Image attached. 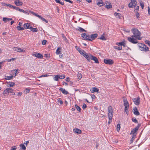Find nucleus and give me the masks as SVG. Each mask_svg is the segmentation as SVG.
<instances>
[{
    "label": "nucleus",
    "mask_w": 150,
    "mask_h": 150,
    "mask_svg": "<svg viewBox=\"0 0 150 150\" xmlns=\"http://www.w3.org/2000/svg\"><path fill=\"white\" fill-rule=\"evenodd\" d=\"M108 117L109 119L108 123L110 124L112 122V120L113 114L112 108V107L111 106H109L108 107Z\"/></svg>",
    "instance_id": "nucleus-1"
},
{
    "label": "nucleus",
    "mask_w": 150,
    "mask_h": 150,
    "mask_svg": "<svg viewBox=\"0 0 150 150\" xmlns=\"http://www.w3.org/2000/svg\"><path fill=\"white\" fill-rule=\"evenodd\" d=\"M141 39V38H138L137 37L133 35H132L131 37L127 38L128 40L130 42L133 44H136L137 43V40H139Z\"/></svg>",
    "instance_id": "nucleus-2"
},
{
    "label": "nucleus",
    "mask_w": 150,
    "mask_h": 150,
    "mask_svg": "<svg viewBox=\"0 0 150 150\" xmlns=\"http://www.w3.org/2000/svg\"><path fill=\"white\" fill-rule=\"evenodd\" d=\"M132 31L134 36L138 38H142L140 36L141 33L136 28H133L132 29Z\"/></svg>",
    "instance_id": "nucleus-3"
},
{
    "label": "nucleus",
    "mask_w": 150,
    "mask_h": 150,
    "mask_svg": "<svg viewBox=\"0 0 150 150\" xmlns=\"http://www.w3.org/2000/svg\"><path fill=\"white\" fill-rule=\"evenodd\" d=\"M124 105L125 106V110L126 113L128 114V109L129 108V105L127 100L126 99H124L123 100Z\"/></svg>",
    "instance_id": "nucleus-4"
},
{
    "label": "nucleus",
    "mask_w": 150,
    "mask_h": 150,
    "mask_svg": "<svg viewBox=\"0 0 150 150\" xmlns=\"http://www.w3.org/2000/svg\"><path fill=\"white\" fill-rule=\"evenodd\" d=\"M138 45L139 49L141 51L146 52L149 50L148 47L144 44H139Z\"/></svg>",
    "instance_id": "nucleus-5"
},
{
    "label": "nucleus",
    "mask_w": 150,
    "mask_h": 150,
    "mask_svg": "<svg viewBox=\"0 0 150 150\" xmlns=\"http://www.w3.org/2000/svg\"><path fill=\"white\" fill-rule=\"evenodd\" d=\"M62 48L61 47H59L57 49V55H58L59 58L61 59H63V55L62 53Z\"/></svg>",
    "instance_id": "nucleus-6"
},
{
    "label": "nucleus",
    "mask_w": 150,
    "mask_h": 150,
    "mask_svg": "<svg viewBox=\"0 0 150 150\" xmlns=\"http://www.w3.org/2000/svg\"><path fill=\"white\" fill-rule=\"evenodd\" d=\"M131 2L129 4V8H133L137 4V2L136 0H130Z\"/></svg>",
    "instance_id": "nucleus-7"
},
{
    "label": "nucleus",
    "mask_w": 150,
    "mask_h": 150,
    "mask_svg": "<svg viewBox=\"0 0 150 150\" xmlns=\"http://www.w3.org/2000/svg\"><path fill=\"white\" fill-rule=\"evenodd\" d=\"M97 35H98L96 34H92L90 36L88 35V38H86V40H88L92 41L96 38L97 37Z\"/></svg>",
    "instance_id": "nucleus-8"
},
{
    "label": "nucleus",
    "mask_w": 150,
    "mask_h": 150,
    "mask_svg": "<svg viewBox=\"0 0 150 150\" xmlns=\"http://www.w3.org/2000/svg\"><path fill=\"white\" fill-rule=\"evenodd\" d=\"M104 62L105 64L109 65L112 64L114 63L113 60L110 59H104Z\"/></svg>",
    "instance_id": "nucleus-9"
},
{
    "label": "nucleus",
    "mask_w": 150,
    "mask_h": 150,
    "mask_svg": "<svg viewBox=\"0 0 150 150\" xmlns=\"http://www.w3.org/2000/svg\"><path fill=\"white\" fill-rule=\"evenodd\" d=\"M13 89L11 88H7L4 90L3 92V94H6L7 93H13Z\"/></svg>",
    "instance_id": "nucleus-10"
},
{
    "label": "nucleus",
    "mask_w": 150,
    "mask_h": 150,
    "mask_svg": "<svg viewBox=\"0 0 150 150\" xmlns=\"http://www.w3.org/2000/svg\"><path fill=\"white\" fill-rule=\"evenodd\" d=\"M140 98L139 97H137L136 98H133L132 99V100L134 103L137 105H138L139 104Z\"/></svg>",
    "instance_id": "nucleus-11"
},
{
    "label": "nucleus",
    "mask_w": 150,
    "mask_h": 150,
    "mask_svg": "<svg viewBox=\"0 0 150 150\" xmlns=\"http://www.w3.org/2000/svg\"><path fill=\"white\" fill-rule=\"evenodd\" d=\"M32 55L35 57L39 58H43V56L40 53L35 52H34L32 54Z\"/></svg>",
    "instance_id": "nucleus-12"
},
{
    "label": "nucleus",
    "mask_w": 150,
    "mask_h": 150,
    "mask_svg": "<svg viewBox=\"0 0 150 150\" xmlns=\"http://www.w3.org/2000/svg\"><path fill=\"white\" fill-rule=\"evenodd\" d=\"M104 5L105 7L107 8H110L112 7V5L111 3L107 1H106L105 2Z\"/></svg>",
    "instance_id": "nucleus-13"
},
{
    "label": "nucleus",
    "mask_w": 150,
    "mask_h": 150,
    "mask_svg": "<svg viewBox=\"0 0 150 150\" xmlns=\"http://www.w3.org/2000/svg\"><path fill=\"white\" fill-rule=\"evenodd\" d=\"M139 128V126H137L135 128L133 129L131 131L130 134H136V132H137V131L138 130Z\"/></svg>",
    "instance_id": "nucleus-14"
},
{
    "label": "nucleus",
    "mask_w": 150,
    "mask_h": 150,
    "mask_svg": "<svg viewBox=\"0 0 150 150\" xmlns=\"http://www.w3.org/2000/svg\"><path fill=\"white\" fill-rule=\"evenodd\" d=\"M14 3L17 6H21L23 5V3L19 0H16L14 1Z\"/></svg>",
    "instance_id": "nucleus-15"
},
{
    "label": "nucleus",
    "mask_w": 150,
    "mask_h": 150,
    "mask_svg": "<svg viewBox=\"0 0 150 150\" xmlns=\"http://www.w3.org/2000/svg\"><path fill=\"white\" fill-rule=\"evenodd\" d=\"M13 50L16 51L18 52H25V50H23L21 49V48L17 47H15L13 48Z\"/></svg>",
    "instance_id": "nucleus-16"
},
{
    "label": "nucleus",
    "mask_w": 150,
    "mask_h": 150,
    "mask_svg": "<svg viewBox=\"0 0 150 150\" xmlns=\"http://www.w3.org/2000/svg\"><path fill=\"white\" fill-rule=\"evenodd\" d=\"M73 130L74 133L76 134H80L81 133V130L77 128L74 129Z\"/></svg>",
    "instance_id": "nucleus-17"
},
{
    "label": "nucleus",
    "mask_w": 150,
    "mask_h": 150,
    "mask_svg": "<svg viewBox=\"0 0 150 150\" xmlns=\"http://www.w3.org/2000/svg\"><path fill=\"white\" fill-rule=\"evenodd\" d=\"M92 93L98 92L99 91V89L96 87H93L90 90Z\"/></svg>",
    "instance_id": "nucleus-18"
},
{
    "label": "nucleus",
    "mask_w": 150,
    "mask_h": 150,
    "mask_svg": "<svg viewBox=\"0 0 150 150\" xmlns=\"http://www.w3.org/2000/svg\"><path fill=\"white\" fill-rule=\"evenodd\" d=\"M91 59L94 61L96 63H99L97 58L96 57L93 56L92 55L91 56Z\"/></svg>",
    "instance_id": "nucleus-19"
},
{
    "label": "nucleus",
    "mask_w": 150,
    "mask_h": 150,
    "mask_svg": "<svg viewBox=\"0 0 150 150\" xmlns=\"http://www.w3.org/2000/svg\"><path fill=\"white\" fill-rule=\"evenodd\" d=\"M59 90L61 91L63 94L67 95L69 93L64 88H60L59 89Z\"/></svg>",
    "instance_id": "nucleus-20"
},
{
    "label": "nucleus",
    "mask_w": 150,
    "mask_h": 150,
    "mask_svg": "<svg viewBox=\"0 0 150 150\" xmlns=\"http://www.w3.org/2000/svg\"><path fill=\"white\" fill-rule=\"evenodd\" d=\"M133 113L134 114L137 115H139V112L138 111L137 108L136 107L134 108H133Z\"/></svg>",
    "instance_id": "nucleus-21"
},
{
    "label": "nucleus",
    "mask_w": 150,
    "mask_h": 150,
    "mask_svg": "<svg viewBox=\"0 0 150 150\" xmlns=\"http://www.w3.org/2000/svg\"><path fill=\"white\" fill-rule=\"evenodd\" d=\"M65 76L64 74H62L61 75H57V81L59 79H63L65 78Z\"/></svg>",
    "instance_id": "nucleus-22"
},
{
    "label": "nucleus",
    "mask_w": 150,
    "mask_h": 150,
    "mask_svg": "<svg viewBox=\"0 0 150 150\" xmlns=\"http://www.w3.org/2000/svg\"><path fill=\"white\" fill-rule=\"evenodd\" d=\"M92 56V55H91L90 54H86V55L84 57L85 58H86V59L88 61H89L90 60V59H91V58Z\"/></svg>",
    "instance_id": "nucleus-23"
},
{
    "label": "nucleus",
    "mask_w": 150,
    "mask_h": 150,
    "mask_svg": "<svg viewBox=\"0 0 150 150\" xmlns=\"http://www.w3.org/2000/svg\"><path fill=\"white\" fill-rule=\"evenodd\" d=\"M114 15L117 18H121L122 17V15L120 13L116 12L115 13Z\"/></svg>",
    "instance_id": "nucleus-24"
},
{
    "label": "nucleus",
    "mask_w": 150,
    "mask_h": 150,
    "mask_svg": "<svg viewBox=\"0 0 150 150\" xmlns=\"http://www.w3.org/2000/svg\"><path fill=\"white\" fill-rule=\"evenodd\" d=\"M15 85V84L14 83L11 82H9V83L8 84L7 86L9 87H11Z\"/></svg>",
    "instance_id": "nucleus-25"
},
{
    "label": "nucleus",
    "mask_w": 150,
    "mask_h": 150,
    "mask_svg": "<svg viewBox=\"0 0 150 150\" xmlns=\"http://www.w3.org/2000/svg\"><path fill=\"white\" fill-rule=\"evenodd\" d=\"M76 29V30H79L81 32H83L84 31L85 32H86V30H85L84 29L80 27H78Z\"/></svg>",
    "instance_id": "nucleus-26"
},
{
    "label": "nucleus",
    "mask_w": 150,
    "mask_h": 150,
    "mask_svg": "<svg viewBox=\"0 0 150 150\" xmlns=\"http://www.w3.org/2000/svg\"><path fill=\"white\" fill-rule=\"evenodd\" d=\"M12 19L11 18H3V21L5 22L10 21Z\"/></svg>",
    "instance_id": "nucleus-27"
},
{
    "label": "nucleus",
    "mask_w": 150,
    "mask_h": 150,
    "mask_svg": "<svg viewBox=\"0 0 150 150\" xmlns=\"http://www.w3.org/2000/svg\"><path fill=\"white\" fill-rule=\"evenodd\" d=\"M30 26V25L28 23H25L24 24L23 26L24 28L25 29H29V26Z\"/></svg>",
    "instance_id": "nucleus-28"
},
{
    "label": "nucleus",
    "mask_w": 150,
    "mask_h": 150,
    "mask_svg": "<svg viewBox=\"0 0 150 150\" xmlns=\"http://www.w3.org/2000/svg\"><path fill=\"white\" fill-rule=\"evenodd\" d=\"M20 146L21 149L23 150H25L26 149V147L23 144H20Z\"/></svg>",
    "instance_id": "nucleus-29"
},
{
    "label": "nucleus",
    "mask_w": 150,
    "mask_h": 150,
    "mask_svg": "<svg viewBox=\"0 0 150 150\" xmlns=\"http://www.w3.org/2000/svg\"><path fill=\"white\" fill-rule=\"evenodd\" d=\"M81 37L86 40V38H88V35L86 33H82L81 34Z\"/></svg>",
    "instance_id": "nucleus-30"
},
{
    "label": "nucleus",
    "mask_w": 150,
    "mask_h": 150,
    "mask_svg": "<svg viewBox=\"0 0 150 150\" xmlns=\"http://www.w3.org/2000/svg\"><path fill=\"white\" fill-rule=\"evenodd\" d=\"M114 49L118 50H121L122 49V46L117 47V46H114L113 47Z\"/></svg>",
    "instance_id": "nucleus-31"
},
{
    "label": "nucleus",
    "mask_w": 150,
    "mask_h": 150,
    "mask_svg": "<svg viewBox=\"0 0 150 150\" xmlns=\"http://www.w3.org/2000/svg\"><path fill=\"white\" fill-rule=\"evenodd\" d=\"M80 53L82 55L83 57H84L85 56L87 53L86 52H85L83 50H82V51H81Z\"/></svg>",
    "instance_id": "nucleus-32"
},
{
    "label": "nucleus",
    "mask_w": 150,
    "mask_h": 150,
    "mask_svg": "<svg viewBox=\"0 0 150 150\" xmlns=\"http://www.w3.org/2000/svg\"><path fill=\"white\" fill-rule=\"evenodd\" d=\"M17 29L18 30H24V28L23 27H22L21 26H17L16 27Z\"/></svg>",
    "instance_id": "nucleus-33"
},
{
    "label": "nucleus",
    "mask_w": 150,
    "mask_h": 150,
    "mask_svg": "<svg viewBox=\"0 0 150 150\" xmlns=\"http://www.w3.org/2000/svg\"><path fill=\"white\" fill-rule=\"evenodd\" d=\"M77 76L78 79H80L82 78V75L81 73H78L77 74Z\"/></svg>",
    "instance_id": "nucleus-34"
},
{
    "label": "nucleus",
    "mask_w": 150,
    "mask_h": 150,
    "mask_svg": "<svg viewBox=\"0 0 150 150\" xmlns=\"http://www.w3.org/2000/svg\"><path fill=\"white\" fill-rule=\"evenodd\" d=\"M120 46H121L122 45L124 47H125L126 46V43L125 41H123L122 42H120Z\"/></svg>",
    "instance_id": "nucleus-35"
},
{
    "label": "nucleus",
    "mask_w": 150,
    "mask_h": 150,
    "mask_svg": "<svg viewBox=\"0 0 150 150\" xmlns=\"http://www.w3.org/2000/svg\"><path fill=\"white\" fill-rule=\"evenodd\" d=\"M17 69H14L11 71V72H12L13 73H15L14 76H15L16 75V74H17Z\"/></svg>",
    "instance_id": "nucleus-36"
},
{
    "label": "nucleus",
    "mask_w": 150,
    "mask_h": 150,
    "mask_svg": "<svg viewBox=\"0 0 150 150\" xmlns=\"http://www.w3.org/2000/svg\"><path fill=\"white\" fill-rule=\"evenodd\" d=\"M75 106L76 108L77 109V110L79 112L81 111V108L79 106L77 105H75Z\"/></svg>",
    "instance_id": "nucleus-37"
},
{
    "label": "nucleus",
    "mask_w": 150,
    "mask_h": 150,
    "mask_svg": "<svg viewBox=\"0 0 150 150\" xmlns=\"http://www.w3.org/2000/svg\"><path fill=\"white\" fill-rule=\"evenodd\" d=\"M135 136H136V134L133 135L132 138L130 140L131 143H132L133 142L134 139L135 137Z\"/></svg>",
    "instance_id": "nucleus-38"
},
{
    "label": "nucleus",
    "mask_w": 150,
    "mask_h": 150,
    "mask_svg": "<svg viewBox=\"0 0 150 150\" xmlns=\"http://www.w3.org/2000/svg\"><path fill=\"white\" fill-rule=\"evenodd\" d=\"M120 128V124H118L117 125V131L118 132Z\"/></svg>",
    "instance_id": "nucleus-39"
},
{
    "label": "nucleus",
    "mask_w": 150,
    "mask_h": 150,
    "mask_svg": "<svg viewBox=\"0 0 150 150\" xmlns=\"http://www.w3.org/2000/svg\"><path fill=\"white\" fill-rule=\"evenodd\" d=\"M99 39L103 40H105L106 39L105 37L103 35H102L99 38Z\"/></svg>",
    "instance_id": "nucleus-40"
},
{
    "label": "nucleus",
    "mask_w": 150,
    "mask_h": 150,
    "mask_svg": "<svg viewBox=\"0 0 150 150\" xmlns=\"http://www.w3.org/2000/svg\"><path fill=\"white\" fill-rule=\"evenodd\" d=\"M97 4L100 6H103V3L102 1L98 2L97 3Z\"/></svg>",
    "instance_id": "nucleus-41"
},
{
    "label": "nucleus",
    "mask_w": 150,
    "mask_h": 150,
    "mask_svg": "<svg viewBox=\"0 0 150 150\" xmlns=\"http://www.w3.org/2000/svg\"><path fill=\"white\" fill-rule=\"evenodd\" d=\"M140 4L141 6L143 9L144 8V3L142 2V1H141L140 2Z\"/></svg>",
    "instance_id": "nucleus-42"
},
{
    "label": "nucleus",
    "mask_w": 150,
    "mask_h": 150,
    "mask_svg": "<svg viewBox=\"0 0 150 150\" xmlns=\"http://www.w3.org/2000/svg\"><path fill=\"white\" fill-rule=\"evenodd\" d=\"M13 76H7L6 79L7 80H10L12 79Z\"/></svg>",
    "instance_id": "nucleus-43"
},
{
    "label": "nucleus",
    "mask_w": 150,
    "mask_h": 150,
    "mask_svg": "<svg viewBox=\"0 0 150 150\" xmlns=\"http://www.w3.org/2000/svg\"><path fill=\"white\" fill-rule=\"evenodd\" d=\"M76 49L79 52V53H80L81 51H82V50H83L81 49L80 48L77 47H76Z\"/></svg>",
    "instance_id": "nucleus-44"
},
{
    "label": "nucleus",
    "mask_w": 150,
    "mask_h": 150,
    "mask_svg": "<svg viewBox=\"0 0 150 150\" xmlns=\"http://www.w3.org/2000/svg\"><path fill=\"white\" fill-rule=\"evenodd\" d=\"M50 76V75H48V74H45V75H42L41 76H40L39 77V78H42V77H47V76Z\"/></svg>",
    "instance_id": "nucleus-45"
},
{
    "label": "nucleus",
    "mask_w": 150,
    "mask_h": 150,
    "mask_svg": "<svg viewBox=\"0 0 150 150\" xmlns=\"http://www.w3.org/2000/svg\"><path fill=\"white\" fill-rule=\"evenodd\" d=\"M31 31L34 32H37L38 31V29L37 28H33V29L31 30Z\"/></svg>",
    "instance_id": "nucleus-46"
},
{
    "label": "nucleus",
    "mask_w": 150,
    "mask_h": 150,
    "mask_svg": "<svg viewBox=\"0 0 150 150\" xmlns=\"http://www.w3.org/2000/svg\"><path fill=\"white\" fill-rule=\"evenodd\" d=\"M57 100H58V102L59 103H60V104L61 105H62V104L63 101L60 98H58Z\"/></svg>",
    "instance_id": "nucleus-47"
},
{
    "label": "nucleus",
    "mask_w": 150,
    "mask_h": 150,
    "mask_svg": "<svg viewBox=\"0 0 150 150\" xmlns=\"http://www.w3.org/2000/svg\"><path fill=\"white\" fill-rule=\"evenodd\" d=\"M132 121L133 122H135V123H137V121L135 118H132Z\"/></svg>",
    "instance_id": "nucleus-48"
},
{
    "label": "nucleus",
    "mask_w": 150,
    "mask_h": 150,
    "mask_svg": "<svg viewBox=\"0 0 150 150\" xmlns=\"http://www.w3.org/2000/svg\"><path fill=\"white\" fill-rule=\"evenodd\" d=\"M62 37L63 39H64V40L65 42L67 41V38H66V37L64 36V35L63 34L62 35Z\"/></svg>",
    "instance_id": "nucleus-49"
},
{
    "label": "nucleus",
    "mask_w": 150,
    "mask_h": 150,
    "mask_svg": "<svg viewBox=\"0 0 150 150\" xmlns=\"http://www.w3.org/2000/svg\"><path fill=\"white\" fill-rule=\"evenodd\" d=\"M134 7H135L134 8V11H135V10H138L139 9V6H137V5L136 6Z\"/></svg>",
    "instance_id": "nucleus-50"
},
{
    "label": "nucleus",
    "mask_w": 150,
    "mask_h": 150,
    "mask_svg": "<svg viewBox=\"0 0 150 150\" xmlns=\"http://www.w3.org/2000/svg\"><path fill=\"white\" fill-rule=\"evenodd\" d=\"M47 42V41L46 40H44L42 42V44L43 45H45Z\"/></svg>",
    "instance_id": "nucleus-51"
},
{
    "label": "nucleus",
    "mask_w": 150,
    "mask_h": 150,
    "mask_svg": "<svg viewBox=\"0 0 150 150\" xmlns=\"http://www.w3.org/2000/svg\"><path fill=\"white\" fill-rule=\"evenodd\" d=\"M16 147L15 146H12L11 147V150H16Z\"/></svg>",
    "instance_id": "nucleus-52"
},
{
    "label": "nucleus",
    "mask_w": 150,
    "mask_h": 150,
    "mask_svg": "<svg viewBox=\"0 0 150 150\" xmlns=\"http://www.w3.org/2000/svg\"><path fill=\"white\" fill-rule=\"evenodd\" d=\"M57 3H59L62 5H63L64 3L62 2H60L59 0H57Z\"/></svg>",
    "instance_id": "nucleus-53"
},
{
    "label": "nucleus",
    "mask_w": 150,
    "mask_h": 150,
    "mask_svg": "<svg viewBox=\"0 0 150 150\" xmlns=\"http://www.w3.org/2000/svg\"><path fill=\"white\" fill-rule=\"evenodd\" d=\"M7 6L12 8H13L14 6H13L10 4H9Z\"/></svg>",
    "instance_id": "nucleus-54"
},
{
    "label": "nucleus",
    "mask_w": 150,
    "mask_h": 150,
    "mask_svg": "<svg viewBox=\"0 0 150 150\" xmlns=\"http://www.w3.org/2000/svg\"><path fill=\"white\" fill-rule=\"evenodd\" d=\"M23 22H22H22H19V23H18V25H19L18 26H21L23 25Z\"/></svg>",
    "instance_id": "nucleus-55"
},
{
    "label": "nucleus",
    "mask_w": 150,
    "mask_h": 150,
    "mask_svg": "<svg viewBox=\"0 0 150 150\" xmlns=\"http://www.w3.org/2000/svg\"><path fill=\"white\" fill-rule=\"evenodd\" d=\"M86 108V104L85 103L83 104V106H82V108L83 109H84Z\"/></svg>",
    "instance_id": "nucleus-56"
},
{
    "label": "nucleus",
    "mask_w": 150,
    "mask_h": 150,
    "mask_svg": "<svg viewBox=\"0 0 150 150\" xmlns=\"http://www.w3.org/2000/svg\"><path fill=\"white\" fill-rule=\"evenodd\" d=\"M13 9L16 10H18V11L19 10V9L20 8H19L18 7H16V6H14V8H13Z\"/></svg>",
    "instance_id": "nucleus-57"
},
{
    "label": "nucleus",
    "mask_w": 150,
    "mask_h": 150,
    "mask_svg": "<svg viewBox=\"0 0 150 150\" xmlns=\"http://www.w3.org/2000/svg\"><path fill=\"white\" fill-rule=\"evenodd\" d=\"M30 90L28 88L25 89V91L26 93H28L30 92Z\"/></svg>",
    "instance_id": "nucleus-58"
},
{
    "label": "nucleus",
    "mask_w": 150,
    "mask_h": 150,
    "mask_svg": "<svg viewBox=\"0 0 150 150\" xmlns=\"http://www.w3.org/2000/svg\"><path fill=\"white\" fill-rule=\"evenodd\" d=\"M29 143V142L28 141L25 142H24L23 144H25L26 146H27L28 145V144Z\"/></svg>",
    "instance_id": "nucleus-59"
},
{
    "label": "nucleus",
    "mask_w": 150,
    "mask_h": 150,
    "mask_svg": "<svg viewBox=\"0 0 150 150\" xmlns=\"http://www.w3.org/2000/svg\"><path fill=\"white\" fill-rule=\"evenodd\" d=\"M5 62V61H3L0 62V69H1V65L3 63V62Z\"/></svg>",
    "instance_id": "nucleus-60"
},
{
    "label": "nucleus",
    "mask_w": 150,
    "mask_h": 150,
    "mask_svg": "<svg viewBox=\"0 0 150 150\" xmlns=\"http://www.w3.org/2000/svg\"><path fill=\"white\" fill-rule=\"evenodd\" d=\"M139 16V13L137 12L136 13V16L138 18Z\"/></svg>",
    "instance_id": "nucleus-61"
},
{
    "label": "nucleus",
    "mask_w": 150,
    "mask_h": 150,
    "mask_svg": "<svg viewBox=\"0 0 150 150\" xmlns=\"http://www.w3.org/2000/svg\"><path fill=\"white\" fill-rule=\"evenodd\" d=\"M91 97L92 98V100H93V99H94L95 98H96V96L95 95H93L92 96H91Z\"/></svg>",
    "instance_id": "nucleus-62"
},
{
    "label": "nucleus",
    "mask_w": 150,
    "mask_h": 150,
    "mask_svg": "<svg viewBox=\"0 0 150 150\" xmlns=\"http://www.w3.org/2000/svg\"><path fill=\"white\" fill-rule=\"evenodd\" d=\"M65 80L69 82L70 81V79L69 77H68L66 78V79H65Z\"/></svg>",
    "instance_id": "nucleus-63"
},
{
    "label": "nucleus",
    "mask_w": 150,
    "mask_h": 150,
    "mask_svg": "<svg viewBox=\"0 0 150 150\" xmlns=\"http://www.w3.org/2000/svg\"><path fill=\"white\" fill-rule=\"evenodd\" d=\"M146 43L148 44V45L150 46V42L148 41H146Z\"/></svg>",
    "instance_id": "nucleus-64"
}]
</instances>
